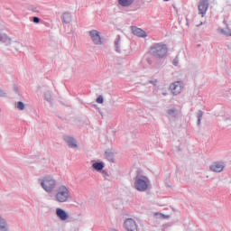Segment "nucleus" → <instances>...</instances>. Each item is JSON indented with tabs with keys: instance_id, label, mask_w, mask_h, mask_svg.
Listing matches in <instances>:
<instances>
[{
	"instance_id": "obj_28",
	"label": "nucleus",
	"mask_w": 231,
	"mask_h": 231,
	"mask_svg": "<svg viewBox=\"0 0 231 231\" xmlns=\"http://www.w3.org/2000/svg\"><path fill=\"white\" fill-rule=\"evenodd\" d=\"M164 1H169V0H164Z\"/></svg>"
},
{
	"instance_id": "obj_27",
	"label": "nucleus",
	"mask_w": 231,
	"mask_h": 231,
	"mask_svg": "<svg viewBox=\"0 0 231 231\" xmlns=\"http://www.w3.org/2000/svg\"><path fill=\"white\" fill-rule=\"evenodd\" d=\"M118 42H119V41L116 42V46H118Z\"/></svg>"
},
{
	"instance_id": "obj_18",
	"label": "nucleus",
	"mask_w": 231,
	"mask_h": 231,
	"mask_svg": "<svg viewBox=\"0 0 231 231\" xmlns=\"http://www.w3.org/2000/svg\"><path fill=\"white\" fill-rule=\"evenodd\" d=\"M17 109H20V111H23L25 107L24 103L22 101H19L16 105Z\"/></svg>"
},
{
	"instance_id": "obj_26",
	"label": "nucleus",
	"mask_w": 231,
	"mask_h": 231,
	"mask_svg": "<svg viewBox=\"0 0 231 231\" xmlns=\"http://www.w3.org/2000/svg\"><path fill=\"white\" fill-rule=\"evenodd\" d=\"M168 113L169 115H172V113H174V110H169Z\"/></svg>"
},
{
	"instance_id": "obj_11",
	"label": "nucleus",
	"mask_w": 231,
	"mask_h": 231,
	"mask_svg": "<svg viewBox=\"0 0 231 231\" xmlns=\"http://www.w3.org/2000/svg\"><path fill=\"white\" fill-rule=\"evenodd\" d=\"M132 32L134 35H136V37H147V33L145 32V31L142 30L141 28L133 26Z\"/></svg>"
},
{
	"instance_id": "obj_21",
	"label": "nucleus",
	"mask_w": 231,
	"mask_h": 231,
	"mask_svg": "<svg viewBox=\"0 0 231 231\" xmlns=\"http://www.w3.org/2000/svg\"><path fill=\"white\" fill-rule=\"evenodd\" d=\"M32 21H33V23H40V19H39V17H33V19H32Z\"/></svg>"
},
{
	"instance_id": "obj_12",
	"label": "nucleus",
	"mask_w": 231,
	"mask_h": 231,
	"mask_svg": "<svg viewBox=\"0 0 231 231\" xmlns=\"http://www.w3.org/2000/svg\"><path fill=\"white\" fill-rule=\"evenodd\" d=\"M0 231H8V222L2 216H0Z\"/></svg>"
},
{
	"instance_id": "obj_24",
	"label": "nucleus",
	"mask_w": 231,
	"mask_h": 231,
	"mask_svg": "<svg viewBox=\"0 0 231 231\" xmlns=\"http://www.w3.org/2000/svg\"><path fill=\"white\" fill-rule=\"evenodd\" d=\"M5 95H6V94L5 93V91H3V90L0 88V97H5Z\"/></svg>"
},
{
	"instance_id": "obj_10",
	"label": "nucleus",
	"mask_w": 231,
	"mask_h": 231,
	"mask_svg": "<svg viewBox=\"0 0 231 231\" xmlns=\"http://www.w3.org/2000/svg\"><path fill=\"white\" fill-rule=\"evenodd\" d=\"M56 216L61 220V221H66L69 217L68 213L64 211L62 208H57L56 209Z\"/></svg>"
},
{
	"instance_id": "obj_16",
	"label": "nucleus",
	"mask_w": 231,
	"mask_h": 231,
	"mask_svg": "<svg viewBox=\"0 0 231 231\" xmlns=\"http://www.w3.org/2000/svg\"><path fill=\"white\" fill-rule=\"evenodd\" d=\"M154 217L156 219H169V216L162 213H155Z\"/></svg>"
},
{
	"instance_id": "obj_2",
	"label": "nucleus",
	"mask_w": 231,
	"mask_h": 231,
	"mask_svg": "<svg viewBox=\"0 0 231 231\" xmlns=\"http://www.w3.org/2000/svg\"><path fill=\"white\" fill-rule=\"evenodd\" d=\"M134 188L139 192H145L149 189V179L145 176H137L134 180Z\"/></svg>"
},
{
	"instance_id": "obj_14",
	"label": "nucleus",
	"mask_w": 231,
	"mask_h": 231,
	"mask_svg": "<svg viewBox=\"0 0 231 231\" xmlns=\"http://www.w3.org/2000/svg\"><path fill=\"white\" fill-rule=\"evenodd\" d=\"M134 0H118L121 6H131Z\"/></svg>"
},
{
	"instance_id": "obj_25",
	"label": "nucleus",
	"mask_w": 231,
	"mask_h": 231,
	"mask_svg": "<svg viewBox=\"0 0 231 231\" xmlns=\"http://www.w3.org/2000/svg\"><path fill=\"white\" fill-rule=\"evenodd\" d=\"M5 39H6V36H0V41H5Z\"/></svg>"
},
{
	"instance_id": "obj_7",
	"label": "nucleus",
	"mask_w": 231,
	"mask_h": 231,
	"mask_svg": "<svg viewBox=\"0 0 231 231\" xmlns=\"http://www.w3.org/2000/svg\"><path fill=\"white\" fill-rule=\"evenodd\" d=\"M198 8L199 15H201V17H205L207 10H208V0H200Z\"/></svg>"
},
{
	"instance_id": "obj_6",
	"label": "nucleus",
	"mask_w": 231,
	"mask_h": 231,
	"mask_svg": "<svg viewBox=\"0 0 231 231\" xmlns=\"http://www.w3.org/2000/svg\"><path fill=\"white\" fill-rule=\"evenodd\" d=\"M170 89L172 95H180L183 91V83L181 81H176L170 86Z\"/></svg>"
},
{
	"instance_id": "obj_23",
	"label": "nucleus",
	"mask_w": 231,
	"mask_h": 231,
	"mask_svg": "<svg viewBox=\"0 0 231 231\" xmlns=\"http://www.w3.org/2000/svg\"><path fill=\"white\" fill-rule=\"evenodd\" d=\"M178 62H179L178 58H175V59L173 60V65H174V66H178Z\"/></svg>"
},
{
	"instance_id": "obj_13",
	"label": "nucleus",
	"mask_w": 231,
	"mask_h": 231,
	"mask_svg": "<svg viewBox=\"0 0 231 231\" xmlns=\"http://www.w3.org/2000/svg\"><path fill=\"white\" fill-rule=\"evenodd\" d=\"M65 142H67L69 147L75 148L78 147L77 141L73 137H65Z\"/></svg>"
},
{
	"instance_id": "obj_15",
	"label": "nucleus",
	"mask_w": 231,
	"mask_h": 231,
	"mask_svg": "<svg viewBox=\"0 0 231 231\" xmlns=\"http://www.w3.org/2000/svg\"><path fill=\"white\" fill-rule=\"evenodd\" d=\"M63 22H65L66 24L71 23V14H69V13L63 14Z\"/></svg>"
},
{
	"instance_id": "obj_4",
	"label": "nucleus",
	"mask_w": 231,
	"mask_h": 231,
	"mask_svg": "<svg viewBox=\"0 0 231 231\" xmlns=\"http://www.w3.org/2000/svg\"><path fill=\"white\" fill-rule=\"evenodd\" d=\"M55 180L51 177H45L42 180V187L44 189L45 192H53V189H55Z\"/></svg>"
},
{
	"instance_id": "obj_22",
	"label": "nucleus",
	"mask_w": 231,
	"mask_h": 231,
	"mask_svg": "<svg viewBox=\"0 0 231 231\" xmlns=\"http://www.w3.org/2000/svg\"><path fill=\"white\" fill-rule=\"evenodd\" d=\"M222 33L224 34V35H226L227 37H230L231 36V32H225L224 30H222Z\"/></svg>"
},
{
	"instance_id": "obj_19",
	"label": "nucleus",
	"mask_w": 231,
	"mask_h": 231,
	"mask_svg": "<svg viewBox=\"0 0 231 231\" xmlns=\"http://www.w3.org/2000/svg\"><path fill=\"white\" fill-rule=\"evenodd\" d=\"M203 117V112L202 111H199V114H198V122H199V125L201 124V118Z\"/></svg>"
},
{
	"instance_id": "obj_3",
	"label": "nucleus",
	"mask_w": 231,
	"mask_h": 231,
	"mask_svg": "<svg viewBox=\"0 0 231 231\" xmlns=\"http://www.w3.org/2000/svg\"><path fill=\"white\" fill-rule=\"evenodd\" d=\"M69 199V189L66 186H60L56 193V200L60 203H66Z\"/></svg>"
},
{
	"instance_id": "obj_8",
	"label": "nucleus",
	"mask_w": 231,
	"mask_h": 231,
	"mask_svg": "<svg viewBox=\"0 0 231 231\" xmlns=\"http://www.w3.org/2000/svg\"><path fill=\"white\" fill-rule=\"evenodd\" d=\"M89 35L94 44H102V38H100V32L97 30L89 32Z\"/></svg>"
},
{
	"instance_id": "obj_20",
	"label": "nucleus",
	"mask_w": 231,
	"mask_h": 231,
	"mask_svg": "<svg viewBox=\"0 0 231 231\" xmlns=\"http://www.w3.org/2000/svg\"><path fill=\"white\" fill-rule=\"evenodd\" d=\"M97 104H104V97H102V96H99L97 98Z\"/></svg>"
},
{
	"instance_id": "obj_17",
	"label": "nucleus",
	"mask_w": 231,
	"mask_h": 231,
	"mask_svg": "<svg viewBox=\"0 0 231 231\" xmlns=\"http://www.w3.org/2000/svg\"><path fill=\"white\" fill-rule=\"evenodd\" d=\"M93 169H95L96 171H102V169H104V164L101 162H95L92 165Z\"/></svg>"
},
{
	"instance_id": "obj_5",
	"label": "nucleus",
	"mask_w": 231,
	"mask_h": 231,
	"mask_svg": "<svg viewBox=\"0 0 231 231\" xmlns=\"http://www.w3.org/2000/svg\"><path fill=\"white\" fill-rule=\"evenodd\" d=\"M123 228L126 231H140V229H138V224H136V221L133 218H125Z\"/></svg>"
},
{
	"instance_id": "obj_1",
	"label": "nucleus",
	"mask_w": 231,
	"mask_h": 231,
	"mask_svg": "<svg viewBox=\"0 0 231 231\" xmlns=\"http://www.w3.org/2000/svg\"><path fill=\"white\" fill-rule=\"evenodd\" d=\"M150 55L157 59H163L167 56V46L162 43H155L150 49Z\"/></svg>"
},
{
	"instance_id": "obj_9",
	"label": "nucleus",
	"mask_w": 231,
	"mask_h": 231,
	"mask_svg": "<svg viewBox=\"0 0 231 231\" xmlns=\"http://www.w3.org/2000/svg\"><path fill=\"white\" fill-rule=\"evenodd\" d=\"M225 169V165H223V162H214L210 166V171L213 172H222V171Z\"/></svg>"
}]
</instances>
